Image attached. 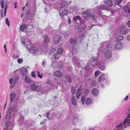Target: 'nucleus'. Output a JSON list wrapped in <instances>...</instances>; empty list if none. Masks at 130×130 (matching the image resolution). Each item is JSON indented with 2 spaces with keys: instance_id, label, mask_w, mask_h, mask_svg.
Instances as JSON below:
<instances>
[{
  "instance_id": "a878e982",
  "label": "nucleus",
  "mask_w": 130,
  "mask_h": 130,
  "mask_svg": "<svg viewBox=\"0 0 130 130\" xmlns=\"http://www.w3.org/2000/svg\"><path fill=\"white\" fill-rule=\"evenodd\" d=\"M122 0H114L113 1L115 2V6L118 5L120 7H121V5H120V4Z\"/></svg>"
},
{
  "instance_id": "423d86ee",
  "label": "nucleus",
  "mask_w": 130,
  "mask_h": 130,
  "mask_svg": "<svg viewBox=\"0 0 130 130\" xmlns=\"http://www.w3.org/2000/svg\"><path fill=\"white\" fill-rule=\"evenodd\" d=\"M93 66H98L99 68L103 70H104L106 68L103 62H96L95 64L93 65Z\"/></svg>"
},
{
  "instance_id": "774afa93",
  "label": "nucleus",
  "mask_w": 130,
  "mask_h": 130,
  "mask_svg": "<svg viewBox=\"0 0 130 130\" xmlns=\"http://www.w3.org/2000/svg\"><path fill=\"white\" fill-rule=\"evenodd\" d=\"M127 117L128 118H130V113H129L127 116Z\"/></svg>"
},
{
  "instance_id": "aec40b11",
  "label": "nucleus",
  "mask_w": 130,
  "mask_h": 130,
  "mask_svg": "<svg viewBox=\"0 0 130 130\" xmlns=\"http://www.w3.org/2000/svg\"><path fill=\"white\" fill-rule=\"evenodd\" d=\"M99 91L98 90L96 89H93L92 91V94L95 96H97L99 94Z\"/></svg>"
},
{
  "instance_id": "20e7f679",
  "label": "nucleus",
  "mask_w": 130,
  "mask_h": 130,
  "mask_svg": "<svg viewBox=\"0 0 130 130\" xmlns=\"http://www.w3.org/2000/svg\"><path fill=\"white\" fill-rule=\"evenodd\" d=\"M31 89L32 90L38 91L39 90L38 86V83L37 82H34L31 84Z\"/></svg>"
},
{
  "instance_id": "6e6552de",
  "label": "nucleus",
  "mask_w": 130,
  "mask_h": 130,
  "mask_svg": "<svg viewBox=\"0 0 130 130\" xmlns=\"http://www.w3.org/2000/svg\"><path fill=\"white\" fill-rule=\"evenodd\" d=\"M79 59H78L77 58L74 57L73 58V63L75 65H76L78 67V68H80V66L79 64Z\"/></svg>"
},
{
  "instance_id": "a18cd8bd",
  "label": "nucleus",
  "mask_w": 130,
  "mask_h": 130,
  "mask_svg": "<svg viewBox=\"0 0 130 130\" xmlns=\"http://www.w3.org/2000/svg\"><path fill=\"white\" fill-rule=\"evenodd\" d=\"M100 72L99 70L96 71L95 72V74L96 76L98 75L100 73Z\"/></svg>"
},
{
  "instance_id": "052dcab7",
  "label": "nucleus",
  "mask_w": 130,
  "mask_h": 130,
  "mask_svg": "<svg viewBox=\"0 0 130 130\" xmlns=\"http://www.w3.org/2000/svg\"><path fill=\"white\" fill-rule=\"evenodd\" d=\"M13 81V79L12 78H11L10 80H9V83L10 84H11L12 83V82Z\"/></svg>"
},
{
  "instance_id": "5701e85b",
  "label": "nucleus",
  "mask_w": 130,
  "mask_h": 130,
  "mask_svg": "<svg viewBox=\"0 0 130 130\" xmlns=\"http://www.w3.org/2000/svg\"><path fill=\"white\" fill-rule=\"evenodd\" d=\"M71 102L73 105L75 106L77 104V102L76 101L75 97L74 96H73L71 98Z\"/></svg>"
},
{
  "instance_id": "49530a36",
  "label": "nucleus",
  "mask_w": 130,
  "mask_h": 130,
  "mask_svg": "<svg viewBox=\"0 0 130 130\" xmlns=\"http://www.w3.org/2000/svg\"><path fill=\"white\" fill-rule=\"evenodd\" d=\"M89 17H91V19H92V20H94L95 19V17L94 15L93 14H92L91 13H90V16Z\"/></svg>"
},
{
  "instance_id": "cd10ccee",
  "label": "nucleus",
  "mask_w": 130,
  "mask_h": 130,
  "mask_svg": "<svg viewBox=\"0 0 130 130\" xmlns=\"http://www.w3.org/2000/svg\"><path fill=\"white\" fill-rule=\"evenodd\" d=\"M85 97L84 96H82V97L81 98L80 101L81 103H82V104L84 106L85 105Z\"/></svg>"
},
{
  "instance_id": "dca6fc26",
  "label": "nucleus",
  "mask_w": 130,
  "mask_h": 130,
  "mask_svg": "<svg viewBox=\"0 0 130 130\" xmlns=\"http://www.w3.org/2000/svg\"><path fill=\"white\" fill-rule=\"evenodd\" d=\"M128 30L125 27H122L120 29V33L121 34L125 35L128 32Z\"/></svg>"
},
{
  "instance_id": "7ed1b4c3",
  "label": "nucleus",
  "mask_w": 130,
  "mask_h": 130,
  "mask_svg": "<svg viewBox=\"0 0 130 130\" xmlns=\"http://www.w3.org/2000/svg\"><path fill=\"white\" fill-rule=\"evenodd\" d=\"M82 36L79 35V36L78 38H77L76 39L75 38H72L70 40V42L72 45H74L75 44L78 43V40H79L80 42H81L83 40V39L82 38Z\"/></svg>"
},
{
  "instance_id": "9d476101",
  "label": "nucleus",
  "mask_w": 130,
  "mask_h": 130,
  "mask_svg": "<svg viewBox=\"0 0 130 130\" xmlns=\"http://www.w3.org/2000/svg\"><path fill=\"white\" fill-rule=\"evenodd\" d=\"M104 55L108 59L110 58L112 55L111 52L110 50H107L104 52Z\"/></svg>"
},
{
  "instance_id": "603ef678",
  "label": "nucleus",
  "mask_w": 130,
  "mask_h": 130,
  "mask_svg": "<svg viewBox=\"0 0 130 130\" xmlns=\"http://www.w3.org/2000/svg\"><path fill=\"white\" fill-rule=\"evenodd\" d=\"M78 118L76 116H74L73 117L74 119L73 120L74 121V120H77Z\"/></svg>"
},
{
  "instance_id": "a211bd4d",
  "label": "nucleus",
  "mask_w": 130,
  "mask_h": 130,
  "mask_svg": "<svg viewBox=\"0 0 130 130\" xmlns=\"http://www.w3.org/2000/svg\"><path fill=\"white\" fill-rule=\"evenodd\" d=\"M103 46L104 47H106V48L108 49L110 48L111 47L110 43H108L107 42H103L102 44Z\"/></svg>"
},
{
  "instance_id": "0eeeda50",
  "label": "nucleus",
  "mask_w": 130,
  "mask_h": 130,
  "mask_svg": "<svg viewBox=\"0 0 130 130\" xmlns=\"http://www.w3.org/2000/svg\"><path fill=\"white\" fill-rule=\"evenodd\" d=\"M123 47V44L120 42H119L115 44L114 49L116 50H120Z\"/></svg>"
},
{
  "instance_id": "37998d69",
  "label": "nucleus",
  "mask_w": 130,
  "mask_h": 130,
  "mask_svg": "<svg viewBox=\"0 0 130 130\" xmlns=\"http://www.w3.org/2000/svg\"><path fill=\"white\" fill-rule=\"evenodd\" d=\"M8 6L6 4L5 7V8L4 10V15L5 16H6V12L7 10V8H8Z\"/></svg>"
},
{
  "instance_id": "864d4df0",
  "label": "nucleus",
  "mask_w": 130,
  "mask_h": 130,
  "mask_svg": "<svg viewBox=\"0 0 130 130\" xmlns=\"http://www.w3.org/2000/svg\"><path fill=\"white\" fill-rule=\"evenodd\" d=\"M45 60H43L42 63V65L43 66V67H44L45 65Z\"/></svg>"
},
{
  "instance_id": "5fc2aeb1",
  "label": "nucleus",
  "mask_w": 130,
  "mask_h": 130,
  "mask_svg": "<svg viewBox=\"0 0 130 130\" xmlns=\"http://www.w3.org/2000/svg\"><path fill=\"white\" fill-rule=\"evenodd\" d=\"M47 84L50 85L51 86H52V84L49 82L48 81L47 82Z\"/></svg>"
},
{
  "instance_id": "4c0bfd02",
  "label": "nucleus",
  "mask_w": 130,
  "mask_h": 130,
  "mask_svg": "<svg viewBox=\"0 0 130 130\" xmlns=\"http://www.w3.org/2000/svg\"><path fill=\"white\" fill-rule=\"evenodd\" d=\"M89 90L88 89H86L84 91L85 95V96H87V95L89 93Z\"/></svg>"
},
{
  "instance_id": "6ab92c4d",
  "label": "nucleus",
  "mask_w": 130,
  "mask_h": 130,
  "mask_svg": "<svg viewBox=\"0 0 130 130\" xmlns=\"http://www.w3.org/2000/svg\"><path fill=\"white\" fill-rule=\"evenodd\" d=\"M124 127L123 124H122V123H120L119 124L116 126L115 129L116 130H119V129L121 127L122 129L124 128H123Z\"/></svg>"
},
{
  "instance_id": "e2e57ef3",
  "label": "nucleus",
  "mask_w": 130,
  "mask_h": 130,
  "mask_svg": "<svg viewBox=\"0 0 130 130\" xmlns=\"http://www.w3.org/2000/svg\"><path fill=\"white\" fill-rule=\"evenodd\" d=\"M45 121V120H44L42 121V122H41L40 123V124H43V123H44V122Z\"/></svg>"
},
{
  "instance_id": "bf43d9fd",
  "label": "nucleus",
  "mask_w": 130,
  "mask_h": 130,
  "mask_svg": "<svg viewBox=\"0 0 130 130\" xmlns=\"http://www.w3.org/2000/svg\"><path fill=\"white\" fill-rule=\"evenodd\" d=\"M4 0H1L0 2L1 4H4Z\"/></svg>"
},
{
  "instance_id": "680f3d73",
  "label": "nucleus",
  "mask_w": 130,
  "mask_h": 130,
  "mask_svg": "<svg viewBox=\"0 0 130 130\" xmlns=\"http://www.w3.org/2000/svg\"><path fill=\"white\" fill-rule=\"evenodd\" d=\"M128 95L126 96V98L124 99V100L125 101H127L128 99Z\"/></svg>"
},
{
  "instance_id": "7c9ffc66",
  "label": "nucleus",
  "mask_w": 130,
  "mask_h": 130,
  "mask_svg": "<svg viewBox=\"0 0 130 130\" xmlns=\"http://www.w3.org/2000/svg\"><path fill=\"white\" fill-rule=\"evenodd\" d=\"M90 13L89 12L87 11H84L83 12V15L89 17Z\"/></svg>"
},
{
  "instance_id": "f704fd0d",
  "label": "nucleus",
  "mask_w": 130,
  "mask_h": 130,
  "mask_svg": "<svg viewBox=\"0 0 130 130\" xmlns=\"http://www.w3.org/2000/svg\"><path fill=\"white\" fill-rule=\"evenodd\" d=\"M130 8L129 7H128V6H125L123 7V9L126 12H127L128 11V10Z\"/></svg>"
},
{
  "instance_id": "79ce46f5",
  "label": "nucleus",
  "mask_w": 130,
  "mask_h": 130,
  "mask_svg": "<svg viewBox=\"0 0 130 130\" xmlns=\"http://www.w3.org/2000/svg\"><path fill=\"white\" fill-rule=\"evenodd\" d=\"M14 110V108L12 107H10L9 109V112H10L13 111Z\"/></svg>"
},
{
  "instance_id": "412c9836",
  "label": "nucleus",
  "mask_w": 130,
  "mask_h": 130,
  "mask_svg": "<svg viewBox=\"0 0 130 130\" xmlns=\"http://www.w3.org/2000/svg\"><path fill=\"white\" fill-rule=\"evenodd\" d=\"M44 42L45 44H47L49 42L50 39L47 35H45L44 37Z\"/></svg>"
},
{
  "instance_id": "3c124183",
  "label": "nucleus",
  "mask_w": 130,
  "mask_h": 130,
  "mask_svg": "<svg viewBox=\"0 0 130 130\" xmlns=\"http://www.w3.org/2000/svg\"><path fill=\"white\" fill-rule=\"evenodd\" d=\"M23 61V60L22 58H20L18 60V62L19 63H21Z\"/></svg>"
},
{
  "instance_id": "de8ad7c7",
  "label": "nucleus",
  "mask_w": 130,
  "mask_h": 130,
  "mask_svg": "<svg viewBox=\"0 0 130 130\" xmlns=\"http://www.w3.org/2000/svg\"><path fill=\"white\" fill-rule=\"evenodd\" d=\"M96 85V82L95 81H93L91 85V86L93 87L95 86Z\"/></svg>"
},
{
  "instance_id": "393cba45",
  "label": "nucleus",
  "mask_w": 130,
  "mask_h": 130,
  "mask_svg": "<svg viewBox=\"0 0 130 130\" xmlns=\"http://www.w3.org/2000/svg\"><path fill=\"white\" fill-rule=\"evenodd\" d=\"M82 93L81 89H79L77 90L76 94V96L77 99H79V96Z\"/></svg>"
},
{
  "instance_id": "72a5a7b5",
  "label": "nucleus",
  "mask_w": 130,
  "mask_h": 130,
  "mask_svg": "<svg viewBox=\"0 0 130 130\" xmlns=\"http://www.w3.org/2000/svg\"><path fill=\"white\" fill-rule=\"evenodd\" d=\"M59 56L58 54H55L53 56V60H56L58 59Z\"/></svg>"
},
{
  "instance_id": "f8f14e48",
  "label": "nucleus",
  "mask_w": 130,
  "mask_h": 130,
  "mask_svg": "<svg viewBox=\"0 0 130 130\" xmlns=\"http://www.w3.org/2000/svg\"><path fill=\"white\" fill-rule=\"evenodd\" d=\"M123 125L124 126L123 128L129 126H130V118L128 119L125 118V119L123 123Z\"/></svg>"
},
{
  "instance_id": "58836bf2",
  "label": "nucleus",
  "mask_w": 130,
  "mask_h": 130,
  "mask_svg": "<svg viewBox=\"0 0 130 130\" xmlns=\"http://www.w3.org/2000/svg\"><path fill=\"white\" fill-rule=\"evenodd\" d=\"M123 38V36H119L118 38H116L118 41H120L122 40Z\"/></svg>"
},
{
  "instance_id": "f03ea898",
  "label": "nucleus",
  "mask_w": 130,
  "mask_h": 130,
  "mask_svg": "<svg viewBox=\"0 0 130 130\" xmlns=\"http://www.w3.org/2000/svg\"><path fill=\"white\" fill-rule=\"evenodd\" d=\"M21 42L22 44L25 45L26 46V47L29 49L33 45V44L31 41L28 39H22Z\"/></svg>"
},
{
  "instance_id": "f257e3e1",
  "label": "nucleus",
  "mask_w": 130,
  "mask_h": 130,
  "mask_svg": "<svg viewBox=\"0 0 130 130\" xmlns=\"http://www.w3.org/2000/svg\"><path fill=\"white\" fill-rule=\"evenodd\" d=\"M104 4L107 5H101L97 7L98 9H103L104 10H109V7H111L112 5V1L110 0H106L104 1Z\"/></svg>"
},
{
  "instance_id": "ea45409f",
  "label": "nucleus",
  "mask_w": 130,
  "mask_h": 130,
  "mask_svg": "<svg viewBox=\"0 0 130 130\" xmlns=\"http://www.w3.org/2000/svg\"><path fill=\"white\" fill-rule=\"evenodd\" d=\"M50 113L48 112L46 114V117H47V118H48V120H52L53 118L51 117H49V116H50Z\"/></svg>"
},
{
  "instance_id": "1a4fd4ad",
  "label": "nucleus",
  "mask_w": 130,
  "mask_h": 130,
  "mask_svg": "<svg viewBox=\"0 0 130 130\" xmlns=\"http://www.w3.org/2000/svg\"><path fill=\"white\" fill-rule=\"evenodd\" d=\"M29 52L34 55H35L37 52V48L34 45H32L29 48Z\"/></svg>"
},
{
  "instance_id": "8fccbe9b",
  "label": "nucleus",
  "mask_w": 130,
  "mask_h": 130,
  "mask_svg": "<svg viewBox=\"0 0 130 130\" xmlns=\"http://www.w3.org/2000/svg\"><path fill=\"white\" fill-rule=\"evenodd\" d=\"M31 76L32 77H36V76L35 74V72L33 71L31 72Z\"/></svg>"
},
{
  "instance_id": "c85d7f7f",
  "label": "nucleus",
  "mask_w": 130,
  "mask_h": 130,
  "mask_svg": "<svg viewBox=\"0 0 130 130\" xmlns=\"http://www.w3.org/2000/svg\"><path fill=\"white\" fill-rule=\"evenodd\" d=\"M27 26L25 24H23L21 25L20 27V30L22 31H23L25 29L27 28Z\"/></svg>"
},
{
  "instance_id": "ddd939ff",
  "label": "nucleus",
  "mask_w": 130,
  "mask_h": 130,
  "mask_svg": "<svg viewBox=\"0 0 130 130\" xmlns=\"http://www.w3.org/2000/svg\"><path fill=\"white\" fill-rule=\"evenodd\" d=\"M61 39V38L58 35L55 36L54 39V43L55 44H58Z\"/></svg>"
},
{
  "instance_id": "2f4dec72",
  "label": "nucleus",
  "mask_w": 130,
  "mask_h": 130,
  "mask_svg": "<svg viewBox=\"0 0 130 130\" xmlns=\"http://www.w3.org/2000/svg\"><path fill=\"white\" fill-rule=\"evenodd\" d=\"M71 91L72 94L73 95L76 93V90L74 88V87L73 86L71 87Z\"/></svg>"
},
{
  "instance_id": "4468645a",
  "label": "nucleus",
  "mask_w": 130,
  "mask_h": 130,
  "mask_svg": "<svg viewBox=\"0 0 130 130\" xmlns=\"http://www.w3.org/2000/svg\"><path fill=\"white\" fill-rule=\"evenodd\" d=\"M71 3V1H66V0H63L61 2V6L64 7L70 5Z\"/></svg>"
},
{
  "instance_id": "338daca9",
  "label": "nucleus",
  "mask_w": 130,
  "mask_h": 130,
  "mask_svg": "<svg viewBox=\"0 0 130 130\" xmlns=\"http://www.w3.org/2000/svg\"><path fill=\"white\" fill-rule=\"evenodd\" d=\"M72 130H80L78 128H74Z\"/></svg>"
},
{
  "instance_id": "473e14b6",
  "label": "nucleus",
  "mask_w": 130,
  "mask_h": 130,
  "mask_svg": "<svg viewBox=\"0 0 130 130\" xmlns=\"http://www.w3.org/2000/svg\"><path fill=\"white\" fill-rule=\"evenodd\" d=\"M63 49L61 47L58 48L57 51V53L61 54L63 52Z\"/></svg>"
},
{
  "instance_id": "69168bd1",
  "label": "nucleus",
  "mask_w": 130,
  "mask_h": 130,
  "mask_svg": "<svg viewBox=\"0 0 130 130\" xmlns=\"http://www.w3.org/2000/svg\"><path fill=\"white\" fill-rule=\"evenodd\" d=\"M126 6H128V7H129L130 6V2L127 4V5Z\"/></svg>"
},
{
  "instance_id": "9b49d317",
  "label": "nucleus",
  "mask_w": 130,
  "mask_h": 130,
  "mask_svg": "<svg viewBox=\"0 0 130 130\" xmlns=\"http://www.w3.org/2000/svg\"><path fill=\"white\" fill-rule=\"evenodd\" d=\"M22 78L24 79V82L26 83H30L33 82V81L30 79L29 75L25 76Z\"/></svg>"
},
{
  "instance_id": "2eb2a0df",
  "label": "nucleus",
  "mask_w": 130,
  "mask_h": 130,
  "mask_svg": "<svg viewBox=\"0 0 130 130\" xmlns=\"http://www.w3.org/2000/svg\"><path fill=\"white\" fill-rule=\"evenodd\" d=\"M64 7L62 6H61L60 7V9L59 11V12L60 15L61 16H63L64 15H67L68 13V11L66 9H64L62 10V8Z\"/></svg>"
},
{
  "instance_id": "13d9d810",
  "label": "nucleus",
  "mask_w": 130,
  "mask_h": 130,
  "mask_svg": "<svg viewBox=\"0 0 130 130\" xmlns=\"http://www.w3.org/2000/svg\"><path fill=\"white\" fill-rule=\"evenodd\" d=\"M98 58L96 57H93V59L94 61H95L97 60Z\"/></svg>"
},
{
  "instance_id": "0e129e2a",
  "label": "nucleus",
  "mask_w": 130,
  "mask_h": 130,
  "mask_svg": "<svg viewBox=\"0 0 130 130\" xmlns=\"http://www.w3.org/2000/svg\"><path fill=\"white\" fill-rule=\"evenodd\" d=\"M4 48L5 49V52L6 53V46L5 45H4Z\"/></svg>"
},
{
  "instance_id": "39448f33",
  "label": "nucleus",
  "mask_w": 130,
  "mask_h": 130,
  "mask_svg": "<svg viewBox=\"0 0 130 130\" xmlns=\"http://www.w3.org/2000/svg\"><path fill=\"white\" fill-rule=\"evenodd\" d=\"M107 76L105 74H103L100 76L98 79L99 82L102 83H104L106 81V78Z\"/></svg>"
},
{
  "instance_id": "a19ab883",
  "label": "nucleus",
  "mask_w": 130,
  "mask_h": 130,
  "mask_svg": "<svg viewBox=\"0 0 130 130\" xmlns=\"http://www.w3.org/2000/svg\"><path fill=\"white\" fill-rule=\"evenodd\" d=\"M37 76L39 77L40 78H41L42 77V74H40V72L38 71H37Z\"/></svg>"
},
{
  "instance_id": "c9c22d12",
  "label": "nucleus",
  "mask_w": 130,
  "mask_h": 130,
  "mask_svg": "<svg viewBox=\"0 0 130 130\" xmlns=\"http://www.w3.org/2000/svg\"><path fill=\"white\" fill-rule=\"evenodd\" d=\"M81 19V18L79 16H76V17H74L73 19V20L75 21H76L77 20H78L79 21H80Z\"/></svg>"
},
{
  "instance_id": "6e6d98bb",
  "label": "nucleus",
  "mask_w": 130,
  "mask_h": 130,
  "mask_svg": "<svg viewBox=\"0 0 130 130\" xmlns=\"http://www.w3.org/2000/svg\"><path fill=\"white\" fill-rule=\"evenodd\" d=\"M127 40L128 41H130V35L127 36Z\"/></svg>"
},
{
  "instance_id": "c756f323",
  "label": "nucleus",
  "mask_w": 130,
  "mask_h": 130,
  "mask_svg": "<svg viewBox=\"0 0 130 130\" xmlns=\"http://www.w3.org/2000/svg\"><path fill=\"white\" fill-rule=\"evenodd\" d=\"M54 74L57 77H61L62 74L59 71H57L54 72Z\"/></svg>"
},
{
  "instance_id": "c03bdc74",
  "label": "nucleus",
  "mask_w": 130,
  "mask_h": 130,
  "mask_svg": "<svg viewBox=\"0 0 130 130\" xmlns=\"http://www.w3.org/2000/svg\"><path fill=\"white\" fill-rule=\"evenodd\" d=\"M5 22L6 24L8 26H9V21L8 20V19L7 18H6V19H5Z\"/></svg>"
},
{
  "instance_id": "09e8293b",
  "label": "nucleus",
  "mask_w": 130,
  "mask_h": 130,
  "mask_svg": "<svg viewBox=\"0 0 130 130\" xmlns=\"http://www.w3.org/2000/svg\"><path fill=\"white\" fill-rule=\"evenodd\" d=\"M83 17L85 20H87L88 19L89 17L83 15Z\"/></svg>"
},
{
  "instance_id": "b1692460",
  "label": "nucleus",
  "mask_w": 130,
  "mask_h": 130,
  "mask_svg": "<svg viewBox=\"0 0 130 130\" xmlns=\"http://www.w3.org/2000/svg\"><path fill=\"white\" fill-rule=\"evenodd\" d=\"M65 78L67 82L69 83L72 82V80L71 77L69 76V74H67L65 77Z\"/></svg>"
},
{
  "instance_id": "4d7b16f0",
  "label": "nucleus",
  "mask_w": 130,
  "mask_h": 130,
  "mask_svg": "<svg viewBox=\"0 0 130 130\" xmlns=\"http://www.w3.org/2000/svg\"><path fill=\"white\" fill-rule=\"evenodd\" d=\"M128 26L130 28V20L127 23Z\"/></svg>"
},
{
  "instance_id": "4be33fe9",
  "label": "nucleus",
  "mask_w": 130,
  "mask_h": 130,
  "mask_svg": "<svg viewBox=\"0 0 130 130\" xmlns=\"http://www.w3.org/2000/svg\"><path fill=\"white\" fill-rule=\"evenodd\" d=\"M93 103V102L90 98H87L85 101V104L87 105H89Z\"/></svg>"
},
{
  "instance_id": "bb28decb",
  "label": "nucleus",
  "mask_w": 130,
  "mask_h": 130,
  "mask_svg": "<svg viewBox=\"0 0 130 130\" xmlns=\"http://www.w3.org/2000/svg\"><path fill=\"white\" fill-rule=\"evenodd\" d=\"M16 96V95L14 93H11L10 95V101L13 102L14 99H15Z\"/></svg>"
},
{
  "instance_id": "f3484780",
  "label": "nucleus",
  "mask_w": 130,
  "mask_h": 130,
  "mask_svg": "<svg viewBox=\"0 0 130 130\" xmlns=\"http://www.w3.org/2000/svg\"><path fill=\"white\" fill-rule=\"evenodd\" d=\"M21 74L22 77L28 75L27 69L26 68H22L21 70Z\"/></svg>"
},
{
  "instance_id": "e433bc0d",
  "label": "nucleus",
  "mask_w": 130,
  "mask_h": 130,
  "mask_svg": "<svg viewBox=\"0 0 130 130\" xmlns=\"http://www.w3.org/2000/svg\"><path fill=\"white\" fill-rule=\"evenodd\" d=\"M19 79V77L18 76H17L15 77L13 81V83L14 84L17 83L18 80Z\"/></svg>"
}]
</instances>
